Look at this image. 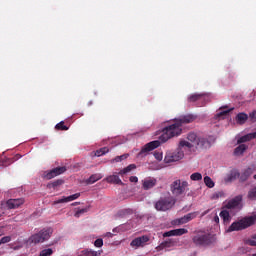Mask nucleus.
<instances>
[{
  "mask_svg": "<svg viewBox=\"0 0 256 256\" xmlns=\"http://www.w3.org/2000/svg\"><path fill=\"white\" fill-rule=\"evenodd\" d=\"M195 119L196 116L192 114L183 115L178 119H175L173 124L166 126L162 130V135L159 137V140L151 141L142 147L141 151L138 153V157H142L145 154L159 148L161 143H167V141L180 136L182 134V125L193 123Z\"/></svg>",
  "mask_w": 256,
  "mask_h": 256,
  "instance_id": "obj_1",
  "label": "nucleus"
},
{
  "mask_svg": "<svg viewBox=\"0 0 256 256\" xmlns=\"http://www.w3.org/2000/svg\"><path fill=\"white\" fill-rule=\"evenodd\" d=\"M187 139L188 141L181 140L179 143V147L174 152L166 153V156L164 157V161L166 164H171L173 162H178L182 160L184 157V151L182 150V148L184 147L188 149H207L211 146V143L207 138L199 137L194 132L189 133Z\"/></svg>",
  "mask_w": 256,
  "mask_h": 256,
  "instance_id": "obj_2",
  "label": "nucleus"
},
{
  "mask_svg": "<svg viewBox=\"0 0 256 256\" xmlns=\"http://www.w3.org/2000/svg\"><path fill=\"white\" fill-rule=\"evenodd\" d=\"M176 200L173 196H166L164 198H159L155 203L154 207L157 211L166 212L175 206Z\"/></svg>",
  "mask_w": 256,
  "mask_h": 256,
  "instance_id": "obj_3",
  "label": "nucleus"
},
{
  "mask_svg": "<svg viewBox=\"0 0 256 256\" xmlns=\"http://www.w3.org/2000/svg\"><path fill=\"white\" fill-rule=\"evenodd\" d=\"M193 243L196 246H210L215 242V238L213 235L209 233L199 232L192 238Z\"/></svg>",
  "mask_w": 256,
  "mask_h": 256,
  "instance_id": "obj_4",
  "label": "nucleus"
},
{
  "mask_svg": "<svg viewBox=\"0 0 256 256\" xmlns=\"http://www.w3.org/2000/svg\"><path fill=\"white\" fill-rule=\"evenodd\" d=\"M188 187V181L176 179L170 184V191L175 197L183 195Z\"/></svg>",
  "mask_w": 256,
  "mask_h": 256,
  "instance_id": "obj_5",
  "label": "nucleus"
},
{
  "mask_svg": "<svg viewBox=\"0 0 256 256\" xmlns=\"http://www.w3.org/2000/svg\"><path fill=\"white\" fill-rule=\"evenodd\" d=\"M255 223V218L249 217V218H244L238 222H234L227 232H234V231H240L244 230L250 226H252Z\"/></svg>",
  "mask_w": 256,
  "mask_h": 256,
  "instance_id": "obj_6",
  "label": "nucleus"
},
{
  "mask_svg": "<svg viewBox=\"0 0 256 256\" xmlns=\"http://www.w3.org/2000/svg\"><path fill=\"white\" fill-rule=\"evenodd\" d=\"M52 229H42L39 233L32 235L29 238V242L33 244L43 243L48 240L52 235Z\"/></svg>",
  "mask_w": 256,
  "mask_h": 256,
  "instance_id": "obj_7",
  "label": "nucleus"
},
{
  "mask_svg": "<svg viewBox=\"0 0 256 256\" xmlns=\"http://www.w3.org/2000/svg\"><path fill=\"white\" fill-rule=\"evenodd\" d=\"M65 171L66 168L64 166L55 167L45 173V178L47 180H51L59 175H62L63 173H65Z\"/></svg>",
  "mask_w": 256,
  "mask_h": 256,
  "instance_id": "obj_8",
  "label": "nucleus"
},
{
  "mask_svg": "<svg viewBox=\"0 0 256 256\" xmlns=\"http://www.w3.org/2000/svg\"><path fill=\"white\" fill-rule=\"evenodd\" d=\"M23 204H24L23 198H10V200H7L6 202V207L9 210H13V209L19 208Z\"/></svg>",
  "mask_w": 256,
  "mask_h": 256,
  "instance_id": "obj_9",
  "label": "nucleus"
},
{
  "mask_svg": "<svg viewBox=\"0 0 256 256\" xmlns=\"http://www.w3.org/2000/svg\"><path fill=\"white\" fill-rule=\"evenodd\" d=\"M80 196H81L80 192H78L77 194H72L71 196H63V198H60L59 200H55L53 205L55 206L57 204L68 203L78 199Z\"/></svg>",
  "mask_w": 256,
  "mask_h": 256,
  "instance_id": "obj_10",
  "label": "nucleus"
},
{
  "mask_svg": "<svg viewBox=\"0 0 256 256\" xmlns=\"http://www.w3.org/2000/svg\"><path fill=\"white\" fill-rule=\"evenodd\" d=\"M242 201H243V196H241V194L238 196H235V198H232V200L228 201L225 208L235 209L236 207H238L241 204Z\"/></svg>",
  "mask_w": 256,
  "mask_h": 256,
  "instance_id": "obj_11",
  "label": "nucleus"
},
{
  "mask_svg": "<svg viewBox=\"0 0 256 256\" xmlns=\"http://www.w3.org/2000/svg\"><path fill=\"white\" fill-rule=\"evenodd\" d=\"M150 241V238L148 236H141L138 238H135L130 245L131 246H136V247H144L147 242Z\"/></svg>",
  "mask_w": 256,
  "mask_h": 256,
  "instance_id": "obj_12",
  "label": "nucleus"
},
{
  "mask_svg": "<svg viewBox=\"0 0 256 256\" xmlns=\"http://www.w3.org/2000/svg\"><path fill=\"white\" fill-rule=\"evenodd\" d=\"M105 181L109 184L124 186V182L121 180V178L117 174H112V175L105 177Z\"/></svg>",
  "mask_w": 256,
  "mask_h": 256,
  "instance_id": "obj_13",
  "label": "nucleus"
},
{
  "mask_svg": "<svg viewBox=\"0 0 256 256\" xmlns=\"http://www.w3.org/2000/svg\"><path fill=\"white\" fill-rule=\"evenodd\" d=\"M157 184V179L155 178H149V179H145L143 181V189L145 190H150L153 187H155Z\"/></svg>",
  "mask_w": 256,
  "mask_h": 256,
  "instance_id": "obj_14",
  "label": "nucleus"
},
{
  "mask_svg": "<svg viewBox=\"0 0 256 256\" xmlns=\"http://www.w3.org/2000/svg\"><path fill=\"white\" fill-rule=\"evenodd\" d=\"M255 168L248 167L242 174H240V182H245L248 180V178L253 174Z\"/></svg>",
  "mask_w": 256,
  "mask_h": 256,
  "instance_id": "obj_15",
  "label": "nucleus"
},
{
  "mask_svg": "<svg viewBox=\"0 0 256 256\" xmlns=\"http://www.w3.org/2000/svg\"><path fill=\"white\" fill-rule=\"evenodd\" d=\"M253 139H256V131L254 133H249V134H246V135L238 138V144H243V143L249 142Z\"/></svg>",
  "mask_w": 256,
  "mask_h": 256,
  "instance_id": "obj_16",
  "label": "nucleus"
},
{
  "mask_svg": "<svg viewBox=\"0 0 256 256\" xmlns=\"http://www.w3.org/2000/svg\"><path fill=\"white\" fill-rule=\"evenodd\" d=\"M102 178L103 175L101 173L92 174L90 175V177H88V179H86V184H94L101 180Z\"/></svg>",
  "mask_w": 256,
  "mask_h": 256,
  "instance_id": "obj_17",
  "label": "nucleus"
},
{
  "mask_svg": "<svg viewBox=\"0 0 256 256\" xmlns=\"http://www.w3.org/2000/svg\"><path fill=\"white\" fill-rule=\"evenodd\" d=\"M240 177V172L237 169L231 170L230 174L226 178V182H233Z\"/></svg>",
  "mask_w": 256,
  "mask_h": 256,
  "instance_id": "obj_18",
  "label": "nucleus"
},
{
  "mask_svg": "<svg viewBox=\"0 0 256 256\" xmlns=\"http://www.w3.org/2000/svg\"><path fill=\"white\" fill-rule=\"evenodd\" d=\"M137 168L136 164H129L128 166H126L125 168L121 169L118 172V175L120 176H124L128 173H130L131 171L135 170Z\"/></svg>",
  "mask_w": 256,
  "mask_h": 256,
  "instance_id": "obj_19",
  "label": "nucleus"
},
{
  "mask_svg": "<svg viewBox=\"0 0 256 256\" xmlns=\"http://www.w3.org/2000/svg\"><path fill=\"white\" fill-rule=\"evenodd\" d=\"M175 243H176L175 240H173V239H168V240L162 242V243L157 247V249L163 250V249H165V248H170V247L175 246Z\"/></svg>",
  "mask_w": 256,
  "mask_h": 256,
  "instance_id": "obj_20",
  "label": "nucleus"
},
{
  "mask_svg": "<svg viewBox=\"0 0 256 256\" xmlns=\"http://www.w3.org/2000/svg\"><path fill=\"white\" fill-rule=\"evenodd\" d=\"M248 149V146L246 144H240L238 147L234 150L235 156H241L244 154V152Z\"/></svg>",
  "mask_w": 256,
  "mask_h": 256,
  "instance_id": "obj_21",
  "label": "nucleus"
},
{
  "mask_svg": "<svg viewBox=\"0 0 256 256\" xmlns=\"http://www.w3.org/2000/svg\"><path fill=\"white\" fill-rule=\"evenodd\" d=\"M247 119H249V116L246 113H238V115H236V121L240 125H244Z\"/></svg>",
  "mask_w": 256,
  "mask_h": 256,
  "instance_id": "obj_22",
  "label": "nucleus"
},
{
  "mask_svg": "<svg viewBox=\"0 0 256 256\" xmlns=\"http://www.w3.org/2000/svg\"><path fill=\"white\" fill-rule=\"evenodd\" d=\"M204 97H205L204 93H200V94L195 93V94H192V95L189 96L188 101L189 102H196L198 100L203 99Z\"/></svg>",
  "mask_w": 256,
  "mask_h": 256,
  "instance_id": "obj_23",
  "label": "nucleus"
},
{
  "mask_svg": "<svg viewBox=\"0 0 256 256\" xmlns=\"http://www.w3.org/2000/svg\"><path fill=\"white\" fill-rule=\"evenodd\" d=\"M128 157H129V154H123V155H120V156H116L114 159L111 160V163L122 162V161L128 159Z\"/></svg>",
  "mask_w": 256,
  "mask_h": 256,
  "instance_id": "obj_24",
  "label": "nucleus"
},
{
  "mask_svg": "<svg viewBox=\"0 0 256 256\" xmlns=\"http://www.w3.org/2000/svg\"><path fill=\"white\" fill-rule=\"evenodd\" d=\"M109 153V148L108 147H102L98 150H96L95 156L96 157H101L105 154Z\"/></svg>",
  "mask_w": 256,
  "mask_h": 256,
  "instance_id": "obj_25",
  "label": "nucleus"
},
{
  "mask_svg": "<svg viewBox=\"0 0 256 256\" xmlns=\"http://www.w3.org/2000/svg\"><path fill=\"white\" fill-rule=\"evenodd\" d=\"M204 183L210 189H212L214 187V185H215V183L212 180V178L210 176H208V175L204 177Z\"/></svg>",
  "mask_w": 256,
  "mask_h": 256,
  "instance_id": "obj_26",
  "label": "nucleus"
},
{
  "mask_svg": "<svg viewBox=\"0 0 256 256\" xmlns=\"http://www.w3.org/2000/svg\"><path fill=\"white\" fill-rule=\"evenodd\" d=\"M82 252L85 256H99L102 254L103 251L84 250Z\"/></svg>",
  "mask_w": 256,
  "mask_h": 256,
  "instance_id": "obj_27",
  "label": "nucleus"
},
{
  "mask_svg": "<svg viewBox=\"0 0 256 256\" xmlns=\"http://www.w3.org/2000/svg\"><path fill=\"white\" fill-rule=\"evenodd\" d=\"M55 129H56L57 131H68V130H69V127H67V126L65 125V122H64V121H61L60 123H58V124L56 125Z\"/></svg>",
  "mask_w": 256,
  "mask_h": 256,
  "instance_id": "obj_28",
  "label": "nucleus"
},
{
  "mask_svg": "<svg viewBox=\"0 0 256 256\" xmlns=\"http://www.w3.org/2000/svg\"><path fill=\"white\" fill-rule=\"evenodd\" d=\"M203 178L202 174L200 172H194L191 174L190 179L192 181H201Z\"/></svg>",
  "mask_w": 256,
  "mask_h": 256,
  "instance_id": "obj_29",
  "label": "nucleus"
},
{
  "mask_svg": "<svg viewBox=\"0 0 256 256\" xmlns=\"http://www.w3.org/2000/svg\"><path fill=\"white\" fill-rule=\"evenodd\" d=\"M63 183H64V181H63L62 179H58V180H55V181H53L52 183H50V184L48 185V187L55 189L56 187L61 186Z\"/></svg>",
  "mask_w": 256,
  "mask_h": 256,
  "instance_id": "obj_30",
  "label": "nucleus"
},
{
  "mask_svg": "<svg viewBox=\"0 0 256 256\" xmlns=\"http://www.w3.org/2000/svg\"><path fill=\"white\" fill-rule=\"evenodd\" d=\"M220 217L225 221V222H228L230 221V214L228 211L226 210H223L221 213H220Z\"/></svg>",
  "mask_w": 256,
  "mask_h": 256,
  "instance_id": "obj_31",
  "label": "nucleus"
},
{
  "mask_svg": "<svg viewBox=\"0 0 256 256\" xmlns=\"http://www.w3.org/2000/svg\"><path fill=\"white\" fill-rule=\"evenodd\" d=\"M187 233H188V230L184 229V228L174 229V236H181V235H184V234H187Z\"/></svg>",
  "mask_w": 256,
  "mask_h": 256,
  "instance_id": "obj_32",
  "label": "nucleus"
},
{
  "mask_svg": "<svg viewBox=\"0 0 256 256\" xmlns=\"http://www.w3.org/2000/svg\"><path fill=\"white\" fill-rule=\"evenodd\" d=\"M248 199L252 201L256 200V187L248 192Z\"/></svg>",
  "mask_w": 256,
  "mask_h": 256,
  "instance_id": "obj_33",
  "label": "nucleus"
},
{
  "mask_svg": "<svg viewBox=\"0 0 256 256\" xmlns=\"http://www.w3.org/2000/svg\"><path fill=\"white\" fill-rule=\"evenodd\" d=\"M118 214L120 216L132 215L133 214V210L132 209H123V210H120Z\"/></svg>",
  "mask_w": 256,
  "mask_h": 256,
  "instance_id": "obj_34",
  "label": "nucleus"
},
{
  "mask_svg": "<svg viewBox=\"0 0 256 256\" xmlns=\"http://www.w3.org/2000/svg\"><path fill=\"white\" fill-rule=\"evenodd\" d=\"M197 217V213L193 212V213H189L187 215L184 216L186 222L188 223L189 221L195 219Z\"/></svg>",
  "mask_w": 256,
  "mask_h": 256,
  "instance_id": "obj_35",
  "label": "nucleus"
},
{
  "mask_svg": "<svg viewBox=\"0 0 256 256\" xmlns=\"http://www.w3.org/2000/svg\"><path fill=\"white\" fill-rule=\"evenodd\" d=\"M53 254V250L51 248L44 249L40 252L39 256H51Z\"/></svg>",
  "mask_w": 256,
  "mask_h": 256,
  "instance_id": "obj_36",
  "label": "nucleus"
},
{
  "mask_svg": "<svg viewBox=\"0 0 256 256\" xmlns=\"http://www.w3.org/2000/svg\"><path fill=\"white\" fill-rule=\"evenodd\" d=\"M246 244L250 246H256V234L252 235V238L246 239Z\"/></svg>",
  "mask_w": 256,
  "mask_h": 256,
  "instance_id": "obj_37",
  "label": "nucleus"
},
{
  "mask_svg": "<svg viewBox=\"0 0 256 256\" xmlns=\"http://www.w3.org/2000/svg\"><path fill=\"white\" fill-rule=\"evenodd\" d=\"M224 197H225V193L223 192V190H220L219 192H215L212 196L213 199H219Z\"/></svg>",
  "mask_w": 256,
  "mask_h": 256,
  "instance_id": "obj_38",
  "label": "nucleus"
},
{
  "mask_svg": "<svg viewBox=\"0 0 256 256\" xmlns=\"http://www.w3.org/2000/svg\"><path fill=\"white\" fill-rule=\"evenodd\" d=\"M88 210H89L88 208L78 210V211L76 212V214H75V217L79 218L82 214L87 213Z\"/></svg>",
  "mask_w": 256,
  "mask_h": 256,
  "instance_id": "obj_39",
  "label": "nucleus"
},
{
  "mask_svg": "<svg viewBox=\"0 0 256 256\" xmlns=\"http://www.w3.org/2000/svg\"><path fill=\"white\" fill-rule=\"evenodd\" d=\"M154 157L157 161L163 160V153L161 152H154Z\"/></svg>",
  "mask_w": 256,
  "mask_h": 256,
  "instance_id": "obj_40",
  "label": "nucleus"
},
{
  "mask_svg": "<svg viewBox=\"0 0 256 256\" xmlns=\"http://www.w3.org/2000/svg\"><path fill=\"white\" fill-rule=\"evenodd\" d=\"M94 246L100 248L103 246V239H96V241H94Z\"/></svg>",
  "mask_w": 256,
  "mask_h": 256,
  "instance_id": "obj_41",
  "label": "nucleus"
},
{
  "mask_svg": "<svg viewBox=\"0 0 256 256\" xmlns=\"http://www.w3.org/2000/svg\"><path fill=\"white\" fill-rule=\"evenodd\" d=\"M1 242H2V244H6V243L11 242V236L2 237Z\"/></svg>",
  "mask_w": 256,
  "mask_h": 256,
  "instance_id": "obj_42",
  "label": "nucleus"
},
{
  "mask_svg": "<svg viewBox=\"0 0 256 256\" xmlns=\"http://www.w3.org/2000/svg\"><path fill=\"white\" fill-rule=\"evenodd\" d=\"M171 236H175V231L174 230H171V231H168V232H165L163 234V237H171Z\"/></svg>",
  "mask_w": 256,
  "mask_h": 256,
  "instance_id": "obj_43",
  "label": "nucleus"
},
{
  "mask_svg": "<svg viewBox=\"0 0 256 256\" xmlns=\"http://www.w3.org/2000/svg\"><path fill=\"white\" fill-rule=\"evenodd\" d=\"M129 181H130L131 183H138L139 178H138L137 176H130V177H129Z\"/></svg>",
  "mask_w": 256,
  "mask_h": 256,
  "instance_id": "obj_44",
  "label": "nucleus"
},
{
  "mask_svg": "<svg viewBox=\"0 0 256 256\" xmlns=\"http://www.w3.org/2000/svg\"><path fill=\"white\" fill-rule=\"evenodd\" d=\"M250 120L256 121V110L250 112Z\"/></svg>",
  "mask_w": 256,
  "mask_h": 256,
  "instance_id": "obj_45",
  "label": "nucleus"
},
{
  "mask_svg": "<svg viewBox=\"0 0 256 256\" xmlns=\"http://www.w3.org/2000/svg\"><path fill=\"white\" fill-rule=\"evenodd\" d=\"M228 113H230V110L222 111V112L218 113V117H224V115H228Z\"/></svg>",
  "mask_w": 256,
  "mask_h": 256,
  "instance_id": "obj_46",
  "label": "nucleus"
},
{
  "mask_svg": "<svg viewBox=\"0 0 256 256\" xmlns=\"http://www.w3.org/2000/svg\"><path fill=\"white\" fill-rule=\"evenodd\" d=\"M178 223H179V224H186V223H188V222H187V220H186V218H185V216H184V217H182V218H180V219L178 220Z\"/></svg>",
  "mask_w": 256,
  "mask_h": 256,
  "instance_id": "obj_47",
  "label": "nucleus"
},
{
  "mask_svg": "<svg viewBox=\"0 0 256 256\" xmlns=\"http://www.w3.org/2000/svg\"><path fill=\"white\" fill-rule=\"evenodd\" d=\"M105 236H107V237H113V234L110 233V232H107Z\"/></svg>",
  "mask_w": 256,
  "mask_h": 256,
  "instance_id": "obj_48",
  "label": "nucleus"
},
{
  "mask_svg": "<svg viewBox=\"0 0 256 256\" xmlns=\"http://www.w3.org/2000/svg\"><path fill=\"white\" fill-rule=\"evenodd\" d=\"M214 221H215L216 223H219V217L216 216V217L214 218Z\"/></svg>",
  "mask_w": 256,
  "mask_h": 256,
  "instance_id": "obj_49",
  "label": "nucleus"
},
{
  "mask_svg": "<svg viewBox=\"0 0 256 256\" xmlns=\"http://www.w3.org/2000/svg\"><path fill=\"white\" fill-rule=\"evenodd\" d=\"M3 235V230H2V228H0V236H2Z\"/></svg>",
  "mask_w": 256,
  "mask_h": 256,
  "instance_id": "obj_50",
  "label": "nucleus"
},
{
  "mask_svg": "<svg viewBox=\"0 0 256 256\" xmlns=\"http://www.w3.org/2000/svg\"><path fill=\"white\" fill-rule=\"evenodd\" d=\"M80 203L76 202V203H73L72 206H76V205H79Z\"/></svg>",
  "mask_w": 256,
  "mask_h": 256,
  "instance_id": "obj_51",
  "label": "nucleus"
},
{
  "mask_svg": "<svg viewBox=\"0 0 256 256\" xmlns=\"http://www.w3.org/2000/svg\"><path fill=\"white\" fill-rule=\"evenodd\" d=\"M79 256H85L84 252L82 251V253Z\"/></svg>",
  "mask_w": 256,
  "mask_h": 256,
  "instance_id": "obj_52",
  "label": "nucleus"
},
{
  "mask_svg": "<svg viewBox=\"0 0 256 256\" xmlns=\"http://www.w3.org/2000/svg\"><path fill=\"white\" fill-rule=\"evenodd\" d=\"M253 179L256 180V174L253 175Z\"/></svg>",
  "mask_w": 256,
  "mask_h": 256,
  "instance_id": "obj_53",
  "label": "nucleus"
},
{
  "mask_svg": "<svg viewBox=\"0 0 256 256\" xmlns=\"http://www.w3.org/2000/svg\"><path fill=\"white\" fill-rule=\"evenodd\" d=\"M3 243H2V240L0 239V245H2Z\"/></svg>",
  "mask_w": 256,
  "mask_h": 256,
  "instance_id": "obj_54",
  "label": "nucleus"
},
{
  "mask_svg": "<svg viewBox=\"0 0 256 256\" xmlns=\"http://www.w3.org/2000/svg\"><path fill=\"white\" fill-rule=\"evenodd\" d=\"M253 256H256V253H255V254H253Z\"/></svg>",
  "mask_w": 256,
  "mask_h": 256,
  "instance_id": "obj_55",
  "label": "nucleus"
}]
</instances>
